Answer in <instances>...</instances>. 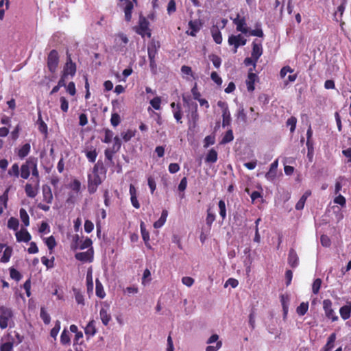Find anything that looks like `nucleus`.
Returning <instances> with one entry per match:
<instances>
[{"mask_svg":"<svg viewBox=\"0 0 351 351\" xmlns=\"http://www.w3.org/2000/svg\"><path fill=\"white\" fill-rule=\"evenodd\" d=\"M134 31L136 34L141 36L142 38H145V36L150 38L152 36L149 22L142 14L139 16L138 25L134 27Z\"/></svg>","mask_w":351,"mask_h":351,"instance_id":"1","label":"nucleus"},{"mask_svg":"<svg viewBox=\"0 0 351 351\" xmlns=\"http://www.w3.org/2000/svg\"><path fill=\"white\" fill-rule=\"evenodd\" d=\"M14 313L11 308L0 306V328L5 329L10 322H12Z\"/></svg>","mask_w":351,"mask_h":351,"instance_id":"2","label":"nucleus"},{"mask_svg":"<svg viewBox=\"0 0 351 351\" xmlns=\"http://www.w3.org/2000/svg\"><path fill=\"white\" fill-rule=\"evenodd\" d=\"M121 2L120 6L124 12L125 20L130 22L132 20V11L134 5L137 6V0H119Z\"/></svg>","mask_w":351,"mask_h":351,"instance_id":"3","label":"nucleus"},{"mask_svg":"<svg viewBox=\"0 0 351 351\" xmlns=\"http://www.w3.org/2000/svg\"><path fill=\"white\" fill-rule=\"evenodd\" d=\"M59 64V54L56 49L51 50L47 56V66L51 73H56Z\"/></svg>","mask_w":351,"mask_h":351,"instance_id":"4","label":"nucleus"},{"mask_svg":"<svg viewBox=\"0 0 351 351\" xmlns=\"http://www.w3.org/2000/svg\"><path fill=\"white\" fill-rule=\"evenodd\" d=\"M77 71V66L75 62L72 61L71 55L69 53V51H66V63L64 65L63 70L62 74L68 77V75H71L73 77Z\"/></svg>","mask_w":351,"mask_h":351,"instance_id":"5","label":"nucleus"},{"mask_svg":"<svg viewBox=\"0 0 351 351\" xmlns=\"http://www.w3.org/2000/svg\"><path fill=\"white\" fill-rule=\"evenodd\" d=\"M102 182V180L98 173H93L88 176V191L89 193H95L99 185Z\"/></svg>","mask_w":351,"mask_h":351,"instance_id":"6","label":"nucleus"},{"mask_svg":"<svg viewBox=\"0 0 351 351\" xmlns=\"http://www.w3.org/2000/svg\"><path fill=\"white\" fill-rule=\"evenodd\" d=\"M323 309L326 317L328 319H331L332 322H336L339 319L338 316L335 314L332 308V303L330 299H325L323 300Z\"/></svg>","mask_w":351,"mask_h":351,"instance_id":"7","label":"nucleus"},{"mask_svg":"<svg viewBox=\"0 0 351 351\" xmlns=\"http://www.w3.org/2000/svg\"><path fill=\"white\" fill-rule=\"evenodd\" d=\"M35 158L36 157H33V156L29 157L26 160L25 162H24L21 165L20 171H21V177L22 178L27 180L29 177L32 167L34 165Z\"/></svg>","mask_w":351,"mask_h":351,"instance_id":"8","label":"nucleus"},{"mask_svg":"<svg viewBox=\"0 0 351 351\" xmlns=\"http://www.w3.org/2000/svg\"><path fill=\"white\" fill-rule=\"evenodd\" d=\"M228 42L230 45L234 47V52L236 53L239 47L246 44L247 40L241 34L231 35L228 37Z\"/></svg>","mask_w":351,"mask_h":351,"instance_id":"9","label":"nucleus"},{"mask_svg":"<svg viewBox=\"0 0 351 351\" xmlns=\"http://www.w3.org/2000/svg\"><path fill=\"white\" fill-rule=\"evenodd\" d=\"M160 47V43L159 41L155 39H152L147 45V53L148 58H156L158 54V49Z\"/></svg>","mask_w":351,"mask_h":351,"instance_id":"10","label":"nucleus"},{"mask_svg":"<svg viewBox=\"0 0 351 351\" xmlns=\"http://www.w3.org/2000/svg\"><path fill=\"white\" fill-rule=\"evenodd\" d=\"M252 51L251 53V56L254 58L255 59L258 60L259 58L262 56L263 49L262 46V43L260 40H258L257 39H255L252 43Z\"/></svg>","mask_w":351,"mask_h":351,"instance_id":"11","label":"nucleus"},{"mask_svg":"<svg viewBox=\"0 0 351 351\" xmlns=\"http://www.w3.org/2000/svg\"><path fill=\"white\" fill-rule=\"evenodd\" d=\"M189 27L191 31H186V34L191 36H195L197 33L201 29L202 23L199 20L190 21L189 22Z\"/></svg>","mask_w":351,"mask_h":351,"instance_id":"12","label":"nucleus"},{"mask_svg":"<svg viewBox=\"0 0 351 351\" xmlns=\"http://www.w3.org/2000/svg\"><path fill=\"white\" fill-rule=\"evenodd\" d=\"M110 306L108 304H104L99 311L100 319L104 326H107L111 320V315L109 313Z\"/></svg>","mask_w":351,"mask_h":351,"instance_id":"13","label":"nucleus"},{"mask_svg":"<svg viewBox=\"0 0 351 351\" xmlns=\"http://www.w3.org/2000/svg\"><path fill=\"white\" fill-rule=\"evenodd\" d=\"M233 23L237 25V30L243 34L248 33V28L246 27L245 19L244 17L240 18L239 14L233 19Z\"/></svg>","mask_w":351,"mask_h":351,"instance_id":"14","label":"nucleus"},{"mask_svg":"<svg viewBox=\"0 0 351 351\" xmlns=\"http://www.w3.org/2000/svg\"><path fill=\"white\" fill-rule=\"evenodd\" d=\"M86 157L90 162H95L98 155L96 147L93 146L86 147L84 150Z\"/></svg>","mask_w":351,"mask_h":351,"instance_id":"15","label":"nucleus"},{"mask_svg":"<svg viewBox=\"0 0 351 351\" xmlns=\"http://www.w3.org/2000/svg\"><path fill=\"white\" fill-rule=\"evenodd\" d=\"M16 239L18 242H29L32 236L29 232L24 228H21L19 231L16 232Z\"/></svg>","mask_w":351,"mask_h":351,"instance_id":"16","label":"nucleus"},{"mask_svg":"<svg viewBox=\"0 0 351 351\" xmlns=\"http://www.w3.org/2000/svg\"><path fill=\"white\" fill-rule=\"evenodd\" d=\"M38 189L39 185H36V182L35 183L34 186L29 183H27L25 186L26 195L30 198H34L37 195Z\"/></svg>","mask_w":351,"mask_h":351,"instance_id":"17","label":"nucleus"},{"mask_svg":"<svg viewBox=\"0 0 351 351\" xmlns=\"http://www.w3.org/2000/svg\"><path fill=\"white\" fill-rule=\"evenodd\" d=\"M256 79V74L253 73L252 69H250L246 80L247 88L249 91H253L254 90V83Z\"/></svg>","mask_w":351,"mask_h":351,"instance_id":"18","label":"nucleus"},{"mask_svg":"<svg viewBox=\"0 0 351 351\" xmlns=\"http://www.w3.org/2000/svg\"><path fill=\"white\" fill-rule=\"evenodd\" d=\"M43 201L47 204H51L53 202V194L51 187L47 184H44L42 187Z\"/></svg>","mask_w":351,"mask_h":351,"instance_id":"19","label":"nucleus"},{"mask_svg":"<svg viewBox=\"0 0 351 351\" xmlns=\"http://www.w3.org/2000/svg\"><path fill=\"white\" fill-rule=\"evenodd\" d=\"M288 263L292 268H295L299 264L298 254L293 249H291L289 252Z\"/></svg>","mask_w":351,"mask_h":351,"instance_id":"20","label":"nucleus"},{"mask_svg":"<svg viewBox=\"0 0 351 351\" xmlns=\"http://www.w3.org/2000/svg\"><path fill=\"white\" fill-rule=\"evenodd\" d=\"M140 228H141L142 238L145 242L146 247H148L149 249H151L152 247H151V245L149 244V233L146 230L145 225L143 221L141 222Z\"/></svg>","mask_w":351,"mask_h":351,"instance_id":"21","label":"nucleus"},{"mask_svg":"<svg viewBox=\"0 0 351 351\" xmlns=\"http://www.w3.org/2000/svg\"><path fill=\"white\" fill-rule=\"evenodd\" d=\"M339 313L343 320L348 319L351 316V302H348L347 304L341 306L339 309Z\"/></svg>","mask_w":351,"mask_h":351,"instance_id":"22","label":"nucleus"},{"mask_svg":"<svg viewBox=\"0 0 351 351\" xmlns=\"http://www.w3.org/2000/svg\"><path fill=\"white\" fill-rule=\"evenodd\" d=\"M8 341L0 343V351H12L14 339L11 334H8Z\"/></svg>","mask_w":351,"mask_h":351,"instance_id":"23","label":"nucleus"},{"mask_svg":"<svg viewBox=\"0 0 351 351\" xmlns=\"http://www.w3.org/2000/svg\"><path fill=\"white\" fill-rule=\"evenodd\" d=\"M280 302L283 310L284 317H287L289 310V304L290 301L288 294H281L280 296Z\"/></svg>","mask_w":351,"mask_h":351,"instance_id":"24","label":"nucleus"},{"mask_svg":"<svg viewBox=\"0 0 351 351\" xmlns=\"http://www.w3.org/2000/svg\"><path fill=\"white\" fill-rule=\"evenodd\" d=\"M95 323L93 319L90 320L84 328L85 335L88 338L93 337L97 332Z\"/></svg>","mask_w":351,"mask_h":351,"instance_id":"25","label":"nucleus"},{"mask_svg":"<svg viewBox=\"0 0 351 351\" xmlns=\"http://www.w3.org/2000/svg\"><path fill=\"white\" fill-rule=\"evenodd\" d=\"M75 257L77 260L82 262H91L93 261V252L89 251L84 252L76 253Z\"/></svg>","mask_w":351,"mask_h":351,"instance_id":"26","label":"nucleus"},{"mask_svg":"<svg viewBox=\"0 0 351 351\" xmlns=\"http://www.w3.org/2000/svg\"><path fill=\"white\" fill-rule=\"evenodd\" d=\"M336 338V333L333 332L330 334L327 339L326 344L322 348L320 351H331L334 348Z\"/></svg>","mask_w":351,"mask_h":351,"instance_id":"27","label":"nucleus"},{"mask_svg":"<svg viewBox=\"0 0 351 351\" xmlns=\"http://www.w3.org/2000/svg\"><path fill=\"white\" fill-rule=\"evenodd\" d=\"M278 160H275L270 165L269 171L265 174V178L269 180H273L276 176V170L278 167Z\"/></svg>","mask_w":351,"mask_h":351,"instance_id":"28","label":"nucleus"},{"mask_svg":"<svg viewBox=\"0 0 351 351\" xmlns=\"http://www.w3.org/2000/svg\"><path fill=\"white\" fill-rule=\"evenodd\" d=\"M222 126L223 128L226 126H229L231 123V116L229 109L227 106H226L222 110Z\"/></svg>","mask_w":351,"mask_h":351,"instance_id":"29","label":"nucleus"},{"mask_svg":"<svg viewBox=\"0 0 351 351\" xmlns=\"http://www.w3.org/2000/svg\"><path fill=\"white\" fill-rule=\"evenodd\" d=\"M217 159H218L217 152L215 149L212 148L207 153L206 158H205V162L206 163H215L217 161Z\"/></svg>","mask_w":351,"mask_h":351,"instance_id":"30","label":"nucleus"},{"mask_svg":"<svg viewBox=\"0 0 351 351\" xmlns=\"http://www.w3.org/2000/svg\"><path fill=\"white\" fill-rule=\"evenodd\" d=\"M37 124L38 127V130L44 134L45 136H47L48 133V128L47 124L44 122V121L42 119L41 112H38V120H37Z\"/></svg>","mask_w":351,"mask_h":351,"instance_id":"31","label":"nucleus"},{"mask_svg":"<svg viewBox=\"0 0 351 351\" xmlns=\"http://www.w3.org/2000/svg\"><path fill=\"white\" fill-rule=\"evenodd\" d=\"M93 173H98L103 174L104 176L106 173V169L102 161L98 160L97 163L95 164L93 168Z\"/></svg>","mask_w":351,"mask_h":351,"instance_id":"32","label":"nucleus"},{"mask_svg":"<svg viewBox=\"0 0 351 351\" xmlns=\"http://www.w3.org/2000/svg\"><path fill=\"white\" fill-rule=\"evenodd\" d=\"M191 110V119L194 123H195L199 119V114L197 112V104L196 103H191L189 104Z\"/></svg>","mask_w":351,"mask_h":351,"instance_id":"33","label":"nucleus"},{"mask_svg":"<svg viewBox=\"0 0 351 351\" xmlns=\"http://www.w3.org/2000/svg\"><path fill=\"white\" fill-rule=\"evenodd\" d=\"M31 146L29 143L24 144L18 151L17 156L23 159L26 157L30 152Z\"/></svg>","mask_w":351,"mask_h":351,"instance_id":"34","label":"nucleus"},{"mask_svg":"<svg viewBox=\"0 0 351 351\" xmlns=\"http://www.w3.org/2000/svg\"><path fill=\"white\" fill-rule=\"evenodd\" d=\"M167 216H168V211L167 210H163L162 211L161 216L159 218V219L154 222V227L155 228H161L166 222Z\"/></svg>","mask_w":351,"mask_h":351,"instance_id":"35","label":"nucleus"},{"mask_svg":"<svg viewBox=\"0 0 351 351\" xmlns=\"http://www.w3.org/2000/svg\"><path fill=\"white\" fill-rule=\"evenodd\" d=\"M211 34L214 41L217 44H221L222 43V35L217 27H213L211 29Z\"/></svg>","mask_w":351,"mask_h":351,"instance_id":"36","label":"nucleus"},{"mask_svg":"<svg viewBox=\"0 0 351 351\" xmlns=\"http://www.w3.org/2000/svg\"><path fill=\"white\" fill-rule=\"evenodd\" d=\"M96 283V287H95V293L97 297H99L101 299H103L106 296V293L104 291L103 285L101 282L98 280L96 279L95 281Z\"/></svg>","mask_w":351,"mask_h":351,"instance_id":"37","label":"nucleus"},{"mask_svg":"<svg viewBox=\"0 0 351 351\" xmlns=\"http://www.w3.org/2000/svg\"><path fill=\"white\" fill-rule=\"evenodd\" d=\"M234 139V135L232 129H229L223 136L222 139L220 142V144H226L231 141H232Z\"/></svg>","mask_w":351,"mask_h":351,"instance_id":"38","label":"nucleus"},{"mask_svg":"<svg viewBox=\"0 0 351 351\" xmlns=\"http://www.w3.org/2000/svg\"><path fill=\"white\" fill-rule=\"evenodd\" d=\"M37 163H38V159H37V158H35V160H34V165L32 167L31 171H32V176L36 178V185H39L40 178H39V171H38V169L37 167Z\"/></svg>","mask_w":351,"mask_h":351,"instance_id":"39","label":"nucleus"},{"mask_svg":"<svg viewBox=\"0 0 351 351\" xmlns=\"http://www.w3.org/2000/svg\"><path fill=\"white\" fill-rule=\"evenodd\" d=\"M308 309V302H303L297 307L296 312L300 316H303L307 313Z\"/></svg>","mask_w":351,"mask_h":351,"instance_id":"40","label":"nucleus"},{"mask_svg":"<svg viewBox=\"0 0 351 351\" xmlns=\"http://www.w3.org/2000/svg\"><path fill=\"white\" fill-rule=\"evenodd\" d=\"M12 254V249L10 247H7L3 251V256L1 258V262L5 263H8Z\"/></svg>","mask_w":351,"mask_h":351,"instance_id":"41","label":"nucleus"},{"mask_svg":"<svg viewBox=\"0 0 351 351\" xmlns=\"http://www.w3.org/2000/svg\"><path fill=\"white\" fill-rule=\"evenodd\" d=\"M215 220V215L212 212L211 208L207 209V216L206 218V223L208 226L209 229H210L213 223Z\"/></svg>","mask_w":351,"mask_h":351,"instance_id":"42","label":"nucleus"},{"mask_svg":"<svg viewBox=\"0 0 351 351\" xmlns=\"http://www.w3.org/2000/svg\"><path fill=\"white\" fill-rule=\"evenodd\" d=\"M8 173L10 176L19 178V176H21V171L19 170V165L17 163L13 164L11 168L8 170Z\"/></svg>","mask_w":351,"mask_h":351,"instance_id":"43","label":"nucleus"},{"mask_svg":"<svg viewBox=\"0 0 351 351\" xmlns=\"http://www.w3.org/2000/svg\"><path fill=\"white\" fill-rule=\"evenodd\" d=\"M19 213L21 221L25 226H28L29 225V217L25 209L23 208H21Z\"/></svg>","mask_w":351,"mask_h":351,"instance_id":"44","label":"nucleus"},{"mask_svg":"<svg viewBox=\"0 0 351 351\" xmlns=\"http://www.w3.org/2000/svg\"><path fill=\"white\" fill-rule=\"evenodd\" d=\"M60 342L62 345H69L71 342L69 333L66 330L64 329V330L62 332V334L60 335Z\"/></svg>","mask_w":351,"mask_h":351,"instance_id":"45","label":"nucleus"},{"mask_svg":"<svg viewBox=\"0 0 351 351\" xmlns=\"http://www.w3.org/2000/svg\"><path fill=\"white\" fill-rule=\"evenodd\" d=\"M73 291L74 292L75 301L79 304H84V295L81 293V291L75 288L73 289Z\"/></svg>","mask_w":351,"mask_h":351,"instance_id":"46","label":"nucleus"},{"mask_svg":"<svg viewBox=\"0 0 351 351\" xmlns=\"http://www.w3.org/2000/svg\"><path fill=\"white\" fill-rule=\"evenodd\" d=\"M19 220L15 217H10L8 221V228L13 230H17L19 228Z\"/></svg>","mask_w":351,"mask_h":351,"instance_id":"47","label":"nucleus"},{"mask_svg":"<svg viewBox=\"0 0 351 351\" xmlns=\"http://www.w3.org/2000/svg\"><path fill=\"white\" fill-rule=\"evenodd\" d=\"M209 60L213 62L215 67L219 68L221 64V59L216 54H210L208 56Z\"/></svg>","mask_w":351,"mask_h":351,"instance_id":"48","label":"nucleus"},{"mask_svg":"<svg viewBox=\"0 0 351 351\" xmlns=\"http://www.w3.org/2000/svg\"><path fill=\"white\" fill-rule=\"evenodd\" d=\"M219 208V215L223 220H224L226 217V203L223 199L219 200L218 203Z\"/></svg>","mask_w":351,"mask_h":351,"instance_id":"49","label":"nucleus"},{"mask_svg":"<svg viewBox=\"0 0 351 351\" xmlns=\"http://www.w3.org/2000/svg\"><path fill=\"white\" fill-rule=\"evenodd\" d=\"M116 43L120 45L123 44V47H125L128 43V38L125 34L119 33L117 36Z\"/></svg>","mask_w":351,"mask_h":351,"instance_id":"50","label":"nucleus"},{"mask_svg":"<svg viewBox=\"0 0 351 351\" xmlns=\"http://www.w3.org/2000/svg\"><path fill=\"white\" fill-rule=\"evenodd\" d=\"M40 316L45 324H49L50 323V315L48 314V313L46 311L44 307H42L40 309Z\"/></svg>","mask_w":351,"mask_h":351,"instance_id":"51","label":"nucleus"},{"mask_svg":"<svg viewBox=\"0 0 351 351\" xmlns=\"http://www.w3.org/2000/svg\"><path fill=\"white\" fill-rule=\"evenodd\" d=\"M45 244L50 251L56 246V241L53 236H50L45 239Z\"/></svg>","mask_w":351,"mask_h":351,"instance_id":"52","label":"nucleus"},{"mask_svg":"<svg viewBox=\"0 0 351 351\" xmlns=\"http://www.w3.org/2000/svg\"><path fill=\"white\" fill-rule=\"evenodd\" d=\"M322 280L320 278H316L312 285V291L314 294H317L322 286Z\"/></svg>","mask_w":351,"mask_h":351,"instance_id":"53","label":"nucleus"},{"mask_svg":"<svg viewBox=\"0 0 351 351\" xmlns=\"http://www.w3.org/2000/svg\"><path fill=\"white\" fill-rule=\"evenodd\" d=\"M42 263L47 267V269L53 268L54 267V257L51 259L47 258L46 256L41 258Z\"/></svg>","mask_w":351,"mask_h":351,"instance_id":"54","label":"nucleus"},{"mask_svg":"<svg viewBox=\"0 0 351 351\" xmlns=\"http://www.w3.org/2000/svg\"><path fill=\"white\" fill-rule=\"evenodd\" d=\"M287 125L290 126V131L291 132H293L296 128L297 124V119L296 117L292 116L289 117L287 121Z\"/></svg>","mask_w":351,"mask_h":351,"instance_id":"55","label":"nucleus"},{"mask_svg":"<svg viewBox=\"0 0 351 351\" xmlns=\"http://www.w3.org/2000/svg\"><path fill=\"white\" fill-rule=\"evenodd\" d=\"M121 122V117L117 112H112L110 118V123L112 126L117 127Z\"/></svg>","mask_w":351,"mask_h":351,"instance_id":"56","label":"nucleus"},{"mask_svg":"<svg viewBox=\"0 0 351 351\" xmlns=\"http://www.w3.org/2000/svg\"><path fill=\"white\" fill-rule=\"evenodd\" d=\"M204 147L205 148L208 147L210 145H213L215 143V137L214 135L206 136L204 140Z\"/></svg>","mask_w":351,"mask_h":351,"instance_id":"57","label":"nucleus"},{"mask_svg":"<svg viewBox=\"0 0 351 351\" xmlns=\"http://www.w3.org/2000/svg\"><path fill=\"white\" fill-rule=\"evenodd\" d=\"M10 275L12 279L16 281H19L22 278L21 273L13 267L10 269Z\"/></svg>","mask_w":351,"mask_h":351,"instance_id":"58","label":"nucleus"},{"mask_svg":"<svg viewBox=\"0 0 351 351\" xmlns=\"http://www.w3.org/2000/svg\"><path fill=\"white\" fill-rule=\"evenodd\" d=\"M105 136L104 138L102 140V141L105 143H109L111 142L112 138H113V132L109 129H105Z\"/></svg>","mask_w":351,"mask_h":351,"instance_id":"59","label":"nucleus"},{"mask_svg":"<svg viewBox=\"0 0 351 351\" xmlns=\"http://www.w3.org/2000/svg\"><path fill=\"white\" fill-rule=\"evenodd\" d=\"M258 62V60L257 59H255L254 58H253L252 56L251 57H247V58H245V60H244V64L246 65V66H250V65H252L253 67L252 68L253 69V71L256 68V62Z\"/></svg>","mask_w":351,"mask_h":351,"instance_id":"60","label":"nucleus"},{"mask_svg":"<svg viewBox=\"0 0 351 351\" xmlns=\"http://www.w3.org/2000/svg\"><path fill=\"white\" fill-rule=\"evenodd\" d=\"M60 330V322L59 321H57L55 324L54 327L50 331L51 337L56 339Z\"/></svg>","mask_w":351,"mask_h":351,"instance_id":"61","label":"nucleus"},{"mask_svg":"<svg viewBox=\"0 0 351 351\" xmlns=\"http://www.w3.org/2000/svg\"><path fill=\"white\" fill-rule=\"evenodd\" d=\"M160 104H161V98L158 96L155 97L150 101L151 106L155 109V110H160Z\"/></svg>","mask_w":351,"mask_h":351,"instance_id":"62","label":"nucleus"},{"mask_svg":"<svg viewBox=\"0 0 351 351\" xmlns=\"http://www.w3.org/2000/svg\"><path fill=\"white\" fill-rule=\"evenodd\" d=\"M135 131L128 130L126 132L121 133V136L124 141L128 142L135 136Z\"/></svg>","mask_w":351,"mask_h":351,"instance_id":"63","label":"nucleus"},{"mask_svg":"<svg viewBox=\"0 0 351 351\" xmlns=\"http://www.w3.org/2000/svg\"><path fill=\"white\" fill-rule=\"evenodd\" d=\"M60 101V108L62 112H66L69 110V102L64 97H61Z\"/></svg>","mask_w":351,"mask_h":351,"instance_id":"64","label":"nucleus"}]
</instances>
